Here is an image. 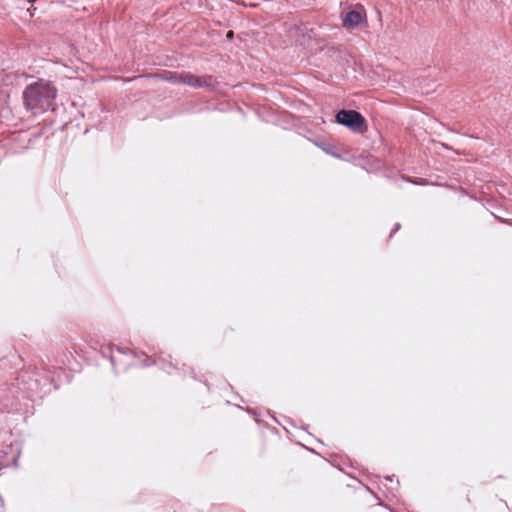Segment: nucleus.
Segmentation results:
<instances>
[{
    "mask_svg": "<svg viewBox=\"0 0 512 512\" xmlns=\"http://www.w3.org/2000/svg\"><path fill=\"white\" fill-rule=\"evenodd\" d=\"M57 89L48 81L38 80L29 84L23 91V101L27 110L34 114L54 110Z\"/></svg>",
    "mask_w": 512,
    "mask_h": 512,
    "instance_id": "nucleus-1",
    "label": "nucleus"
},
{
    "mask_svg": "<svg viewBox=\"0 0 512 512\" xmlns=\"http://www.w3.org/2000/svg\"><path fill=\"white\" fill-rule=\"evenodd\" d=\"M335 121L353 132H363L366 129L365 118L356 110H339L335 115Z\"/></svg>",
    "mask_w": 512,
    "mask_h": 512,
    "instance_id": "nucleus-2",
    "label": "nucleus"
},
{
    "mask_svg": "<svg viewBox=\"0 0 512 512\" xmlns=\"http://www.w3.org/2000/svg\"><path fill=\"white\" fill-rule=\"evenodd\" d=\"M364 19V9L362 6L359 8L348 11L342 18V25L348 30H353L359 26Z\"/></svg>",
    "mask_w": 512,
    "mask_h": 512,
    "instance_id": "nucleus-3",
    "label": "nucleus"
},
{
    "mask_svg": "<svg viewBox=\"0 0 512 512\" xmlns=\"http://www.w3.org/2000/svg\"><path fill=\"white\" fill-rule=\"evenodd\" d=\"M180 81H181V84H186L193 88H197V86L199 85L198 76H196L190 72L181 73Z\"/></svg>",
    "mask_w": 512,
    "mask_h": 512,
    "instance_id": "nucleus-4",
    "label": "nucleus"
},
{
    "mask_svg": "<svg viewBox=\"0 0 512 512\" xmlns=\"http://www.w3.org/2000/svg\"><path fill=\"white\" fill-rule=\"evenodd\" d=\"M198 83L199 85L197 86V88H206L209 90H214L217 84V82L212 76L198 77Z\"/></svg>",
    "mask_w": 512,
    "mask_h": 512,
    "instance_id": "nucleus-5",
    "label": "nucleus"
},
{
    "mask_svg": "<svg viewBox=\"0 0 512 512\" xmlns=\"http://www.w3.org/2000/svg\"><path fill=\"white\" fill-rule=\"evenodd\" d=\"M181 73H170L166 80L172 84H180Z\"/></svg>",
    "mask_w": 512,
    "mask_h": 512,
    "instance_id": "nucleus-6",
    "label": "nucleus"
},
{
    "mask_svg": "<svg viewBox=\"0 0 512 512\" xmlns=\"http://www.w3.org/2000/svg\"><path fill=\"white\" fill-rule=\"evenodd\" d=\"M107 350H108V352L110 353V355H109L110 362H111L112 366L114 367V369H116V367H117V359H116V357L112 354V351H113V350H112V348H111V347H108V348H107Z\"/></svg>",
    "mask_w": 512,
    "mask_h": 512,
    "instance_id": "nucleus-7",
    "label": "nucleus"
},
{
    "mask_svg": "<svg viewBox=\"0 0 512 512\" xmlns=\"http://www.w3.org/2000/svg\"><path fill=\"white\" fill-rule=\"evenodd\" d=\"M400 227H401V226H400V224H399V223H396V224H395V226H394V228H393V230H392V231H391V233H390V237H392V236H393V234H394L395 232H397V231L400 229Z\"/></svg>",
    "mask_w": 512,
    "mask_h": 512,
    "instance_id": "nucleus-8",
    "label": "nucleus"
},
{
    "mask_svg": "<svg viewBox=\"0 0 512 512\" xmlns=\"http://www.w3.org/2000/svg\"><path fill=\"white\" fill-rule=\"evenodd\" d=\"M232 36H233V31H228V33H227V37H228V38H231Z\"/></svg>",
    "mask_w": 512,
    "mask_h": 512,
    "instance_id": "nucleus-9",
    "label": "nucleus"
},
{
    "mask_svg": "<svg viewBox=\"0 0 512 512\" xmlns=\"http://www.w3.org/2000/svg\"><path fill=\"white\" fill-rule=\"evenodd\" d=\"M38 0H27V2L31 3L32 5L37 2Z\"/></svg>",
    "mask_w": 512,
    "mask_h": 512,
    "instance_id": "nucleus-10",
    "label": "nucleus"
},
{
    "mask_svg": "<svg viewBox=\"0 0 512 512\" xmlns=\"http://www.w3.org/2000/svg\"><path fill=\"white\" fill-rule=\"evenodd\" d=\"M116 350H117V352H119V353H123V350H122L120 347H117V348H116Z\"/></svg>",
    "mask_w": 512,
    "mask_h": 512,
    "instance_id": "nucleus-11",
    "label": "nucleus"
},
{
    "mask_svg": "<svg viewBox=\"0 0 512 512\" xmlns=\"http://www.w3.org/2000/svg\"><path fill=\"white\" fill-rule=\"evenodd\" d=\"M27 10L30 12L31 15H33L32 8H28Z\"/></svg>",
    "mask_w": 512,
    "mask_h": 512,
    "instance_id": "nucleus-12",
    "label": "nucleus"
}]
</instances>
